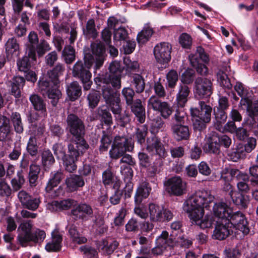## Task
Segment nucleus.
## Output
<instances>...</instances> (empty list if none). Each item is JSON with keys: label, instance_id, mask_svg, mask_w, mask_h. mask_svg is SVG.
<instances>
[{"label": "nucleus", "instance_id": "1", "mask_svg": "<svg viewBox=\"0 0 258 258\" xmlns=\"http://www.w3.org/2000/svg\"><path fill=\"white\" fill-rule=\"evenodd\" d=\"M92 54H86L84 56V65L82 61H77L74 66V76L81 79L84 89L88 90L92 84L91 81V74L89 69L95 63V69H99L103 64L105 57V49L101 43L91 45Z\"/></svg>", "mask_w": 258, "mask_h": 258}, {"label": "nucleus", "instance_id": "2", "mask_svg": "<svg viewBox=\"0 0 258 258\" xmlns=\"http://www.w3.org/2000/svg\"><path fill=\"white\" fill-rule=\"evenodd\" d=\"M214 197L208 190H199L190 196L184 202L183 209L187 214L204 211L214 200Z\"/></svg>", "mask_w": 258, "mask_h": 258}, {"label": "nucleus", "instance_id": "3", "mask_svg": "<svg viewBox=\"0 0 258 258\" xmlns=\"http://www.w3.org/2000/svg\"><path fill=\"white\" fill-rule=\"evenodd\" d=\"M119 93L110 88H104L103 89V98L107 104L111 107V110L115 115V117L121 126H124L130 120V116L127 114H120L119 106Z\"/></svg>", "mask_w": 258, "mask_h": 258}, {"label": "nucleus", "instance_id": "4", "mask_svg": "<svg viewBox=\"0 0 258 258\" xmlns=\"http://www.w3.org/2000/svg\"><path fill=\"white\" fill-rule=\"evenodd\" d=\"M79 144V145L77 143H70L68 145L69 155L63 160V165L69 172L76 170L78 158L88 148L89 146L85 140H81Z\"/></svg>", "mask_w": 258, "mask_h": 258}, {"label": "nucleus", "instance_id": "5", "mask_svg": "<svg viewBox=\"0 0 258 258\" xmlns=\"http://www.w3.org/2000/svg\"><path fill=\"white\" fill-rule=\"evenodd\" d=\"M199 104L200 110L197 108H191L190 113L193 117L194 128L201 131L205 127L206 123L210 121L212 108L203 101H199Z\"/></svg>", "mask_w": 258, "mask_h": 258}, {"label": "nucleus", "instance_id": "6", "mask_svg": "<svg viewBox=\"0 0 258 258\" xmlns=\"http://www.w3.org/2000/svg\"><path fill=\"white\" fill-rule=\"evenodd\" d=\"M134 147V143L132 138L116 136L109 151V156L111 159L116 160L124 155L126 152L132 151Z\"/></svg>", "mask_w": 258, "mask_h": 258}, {"label": "nucleus", "instance_id": "7", "mask_svg": "<svg viewBox=\"0 0 258 258\" xmlns=\"http://www.w3.org/2000/svg\"><path fill=\"white\" fill-rule=\"evenodd\" d=\"M228 225L230 227L235 235L241 232L243 235L247 234L249 228L245 215L240 211L232 212L227 220Z\"/></svg>", "mask_w": 258, "mask_h": 258}, {"label": "nucleus", "instance_id": "8", "mask_svg": "<svg viewBox=\"0 0 258 258\" xmlns=\"http://www.w3.org/2000/svg\"><path fill=\"white\" fill-rule=\"evenodd\" d=\"M111 74L109 75L106 78H100L101 82H102L103 85L102 86V94L103 95V89L104 88H108L111 89L110 85L116 89H119L121 87L120 73L121 70L120 68L119 62L117 61H112L109 68Z\"/></svg>", "mask_w": 258, "mask_h": 258}, {"label": "nucleus", "instance_id": "9", "mask_svg": "<svg viewBox=\"0 0 258 258\" xmlns=\"http://www.w3.org/2000/svg\"><path fill=\"white\" fill-rule=\"evenodd\" d=\"M33 226V224L31 220H24L19 225L17 239L22 246H27L28 243L31 241H37V238L34 237L32 231Z\"/></svg>", "mask_w": 258, "mask_h": 258}, {"label": "nucleus", "instance_id": "10", "mask_svg": "<svg viewBox=\"0 0 258 258\" xmlns=\"http://www.w3.org/2000/svg\"><path fill=\"white\" fill-rule=\"evenodd\" d=\"M68 126L71 134L76 138L71 143H77L85 140L82 136L84 134L85 126L83 121L76 115L70 114L67 117Z\"/></svg>", "mask_w": 258, "mask_h": 258}, {"label": "nucleus", "instance_id": "11", "mask_svg": "<svg viewBox=\"0 0 258 258\" xmlns=\"http://www.w3.org/2000/svg\"><path fill=\"white\" fill-rule=\"evenodd\" d=\"M39 90L43 95L47 94L48 97L51 99V102L53 106H55L58 99L61 96V92L58 89V85H55L50 79V81L40 80L38 82Z\"/></svg>", "mask_w": 258, "mask_h": 258}, {"label": "nucleus", "instance_id": "12", "mask_svg": "<svg viewBox=\"0 0 258 258\" xmlns=\"http://www.w3.org/2000/svg\"><path fill=\"white\" fill-rule=\"evenodd\" d=\"M148 108L160 113L164 119H167L172 114L173 109L170 104L165 101H161L157 96L152 95L148 101Z\"/></svg>", "mask_w": 258, "mask_h": 258}, {"label": "nucleus", "instance_id": "13", "mask_svg": "<svg viewBox=\"0 0 258 258\" xmlns=\"http://www.w3.org/2000/svg\"><path fill=\"white\" fill-rule=\"evenodd\" d=\"M149 211L150 219L152 222L170 221L173 218V214L170 210L154 204L149 205Z\"/></svg>", "mask_w": 258, "mask_h": 258}, {"label": "nucleus", "instance_id": "14", "mask_svg": "<svg viewBox=\"0 0 258 258\" xmlns=\"http://www.w3.org/2000/svg\"><path fill=\"white\" fill-rule=\"evenodd\" d=\"M167 192L172 195L180 196L186 192V184L179 176H174L166 183Z\"/></svg>", "mask_w": 258, "mask_h": 258}, {"label": "nucleus", "instance_id": "15", "mask_svg": "<svg viewBox=\"0 0 258 258\" xmlns=\"http://www.w3.org/2000/svg\"><path fill=\"white\" fill-rule=\"evenodd\" d=\"M171 45L168 42L157 44L154 49V54L157 61L161 64L168 63L171 59Z\"/></svg>", "mask_w": 258, "mask_h": 258}, {"label": "nucleus", "instance_id": "16", "mask_svg": "<svg viewBox=\"0 0 258 258\" xmlns=\"http://www.w3.org/2000/svg\"><path fill=\"white\" fill-rule=\"evenodd\" d=\"M240 105L246 108L248 118L245 120L244 123L250 127L256 125L255 116L258 115V102H252L250 99L242 98L240 101Z\"/></svg>", "mask_w": 258, "mask_h": 258}, {"label": "nucleus", "instance_id": "17", "mask_svg": "<svg viewBox=\"0 0 258 258\" xmlns=\"http://www.w3.org/2000/svg\"><path fill=\"white\" fill-rule=\"evenodd\" d=\"M174 241L172 238L169 237L168 233L163 231L156 239V246L152 249V253L154 255L162 254L168 247L172 246Z\"/></svg>", "mask_w": 258, "mask_h": 258}, {"label": "nucleus", "instance_id": "18", "mask_svg": "<svg viewBox=\"0 0 258 258\" xmlns=\"http://www.w3.org/2000/svg\"><path fill=\"white\" fill-rule=\"evenodd\" d=\"M188 217L192 224H195L200 226L201 229H207L212 227L215 220L211 215H207L203 217L204 211L192 212L188 213Z\"/></svg>", "mask_w": 258, "mask_h": 258}, {"label": "nucleus", "instance_id": "19", "mask_svg": "<svg viewBox=\"0 0 258 258\" xmlns=\"http://www.w3.org/2000/svg\"><path fill=\"white\" fill-rule=\"evenodd\" d=\"M212 85L210 80L201 77L198 78L195 81L196 96L199 98L210 96L212 93Z\"/></svg>", "mask_w": 258, "mask_h": 258}, {"label": "nucleus", "instance_id": "20", "mask_svg": "<svg viewBox=\"0 0 258 258\" xmlns=\"http://www.w3.org/2000/svg\"><path fill=\"white\" fill-rule=\"evenodd\" d=\"M17 196L23 207L31 211L37 210L41 202L39 197L32 196L24 190L20 191Z\"/></svg>", "mask_w": 258, "mask_h": 258}, {"label": "nucleus", "instance_id": "21", "mask_svg": "<svg viewBox=\"0 0 258 258\" xmlns=\"http://www.w3.org/2000/svg\"><path fill=\"white\" fill-rule=\"evenodd\" d=\"M233 212L232 209L226 203H215L213 207V213L215 217L227 221Z\"/></svg>", "mask_w": 258, "mask_h": 258}, {"label": "nucleus", "instance_id": "22", "mask_svg": "<svg viewBox=\"0 0 258 258\" xmlns=\"http://www.w3.org/2000/svg\"><path fill=\"white\" fill-rule=\"evenodd\" d=\"M93 213L92 207L85 203H81L72 210V214L77 218L86 221Z\"/></svg>", "mask_w": 258, "mask_h": 258}, {"label": "nucleus", "instance_id": "23", "mask_svg": "<svg viewBox=\"0 0 258 258\" xmlns=\"http://www.w3.org/2000/svg\"><path fill=\"white\" fill-rule=\"evenodd\" d=\"M217 223L213 231L212 237L214 239L223 240L226 238L231 233H233L231 228L228 225L227 221Z\"/></svg>", "mask_w": 258, "mask_h": 258}, {"label": "nucleus", "instance_id": "24", "mask_svg": "<svg viewBox=\"0 0 258 258\" xmlns=\"http://www.w3.org/2000/svg\"><path fill=\"white\" fill-rule=\"evenodd\" d=\"M66 183L69 191H74L83 187L85 185V181L81 175L72 174L66 178Z\"/></svg>", "mask_w": 258, "mask_h": 258}, {"label": "nucleus", "instance_id": "25", "mask_svg": "<svg viewBox=\"0 0 258 258\" xmlns=\"http://www.w3.org/2000/svg\"><path fill=\"white\" fill-rule=\"evenodd\" d=\"M171 131L174 138L177 141L186 140L189 136L188 127L181 124L172 123Z\"/></svg>", "mask_w": 258, "mask_h": 258}, {"label": "nucleus", "instance_id": "26", "mask_svg": "<svg viewBox=\"0 0 258 258\" xmlns=\"http://www.w3.org/2000/svg\"><path fill=\"white\" fill-rule=\"evenodd\" d=\"M147 150L153 154L156 153L160 157L165 154V150L161 142L156 137H153L147 140Z\"/></svg>", "mask_w": 258, "mask_h": 258}, {"label": "nucleus", "instance_id": "27", "mask_svg": "<svg viewBox=\"0 0 258 258\" xmlns=\"http://www.w3.org/2000/svg\"><path fill=\"white\" fill-rule=\"evenodd\" d=\"M219 137L213 135L208 138L203 146L204 152L208 153L218 154L220 152Z\"/></svg>", "mask_w": 258, "mask_h": 258}, {"label": "nucleus", "instance_id": "28", "mask_svg": "<svg viewBox=\"0 0 258 258\" xmlns=\"http://www.w3.org/2000/svg\"><path fill=\"white\" fill-rule=\"evenodd\" d=\"M52 240L45 246L46 250L48 252H55L59 250L61 248L62 236L59 232L55 230L52 233Z\"/></svg>", "mask_w": 258, "mask_h": 258}, {"label": "nucleus", "instance_id": "29", "mask_svg": "<svg viewBox=\"0 0 258 258\" xmlns=\"http://www.w3.org/2000/svg\"><path fill=\"white\" fill-rule=\"evenodd\" d=\"M74 203V201L67 199L60 201H54L47 204V207L51 212L68 210Z\"/></svg>", "mask_w": 258, "mask_h": 258}, {"label": "nucleus", "instance_id": "30", "mask_svg": "<svg viewBox=\"0 0 258 258\" xmlns=\"http://www.w3.org/2000/svg\"><path fill=\"white\" fill-rule=\"evenodd\" d=\"M151 187L149 183L143 182L140 184L137 189L135 196V203H142V201L149 196Z\"/></svg>", "mask_w": 258, "mask_h": 258}, {"label": "nucleus", "instance_id": "31", "mask_svg": "<svg viewBox=\"0 0 258 258\" xmlns=\"http://www.w3.org/2000/svg\"><path fill=\"white\" fill-rule=\"evenodd\" d=\"M189 93V89L186 85L180 86L176 99L178 107H183L184 106L187 101Z\"/></svg>", "mask_w": 258, "mask_h": 258}, {"label": "nucleus", "instance_id": "32", "mask_svg": "<svg viewBox=\"0 0 258 258\" xmlns=\"http://www.w3.org/2000/svg\"><path fill=\"white\" fill-rule=\"evenodd\" d=\"M25 83V79L22 77L16 76L13 78L11 81V94L16 98H18L21 96V87Z\"/></svg>", "mask_w": 258, "mask_h": 258}, {"label": "nucleus", "instance_id": "33", "mask_svg": "<svg viewBox=\"0 0 258 258\" xmlns=\"http://www.w3.org/2000/svg\"><path fill=\"white\" fill-rule=\"evenodd\" d=\"M132 111L140 123H143L145 121V109L142 106L141 101L140 99L136 100L132 105Z\"/></svg>", "mask_w": 258, "mask_h": 258}, {"label": "nucleus", "instance_id": "34", "mask_svg": "<svg viewBox=\"0 0 258 258\" xmlns=\"http://www.w3.org/2000/svg\"><path fill=\"white\" fill-rule=\"evenodd\" d=\"M67 93L69 99L74 101L81 96V87L77 82H73L68 86Z\"/></svg>", "mask_w": 258, "mask_h": 258}, {"label": "nucleus", "instance_id": "35", "mask_svg": "<svg viewBox=\"0 0 258 258\" xmlns=\"http://www.w3.org/2000/svg\"><path fill=\"white\" fill-rule=\"evenodd\" d=\"M29 99L36 110L40 111L43 116L46 115V104L39 96L33 94L30 96Z\"/></svg>", "mask_w": 258, "mask_h": 258}, {"label": "nucleus", "instance_id": "36", "mask_svg": "<svg viewBox=\"0 0 258 258\" xmlns=\"http://www.w3.org/2000/svg\"><path fill=\"white\" fill-rule=\"evenodd\" d=\"M29 42L27 51H28V55L33 60L36 58V49L35 45L37 44L38 38L37 35L34 32H31L28 36Z\"/></svg>", "mask_w": 258, "mask_h": 258}, {"label": "nucleus", "instance_id": "37", "mask_svg": "<svg viewBox=\"0 0 258 258\" xmlns=\"http://www.w3.org/2000/svg\"><path fill=\"white\" fill-rule=\"evenodd\" d=\"M63 177V174L60 171L52 172L49 180L45 188L46 191L47 192H51L53 188L57 186Z\"/></svg>", "mask_w": 258, "mask_h": 258}, {"label": "nucleus", "instance_id": "38", "mask_svg": "<svg viewBox=\"0 0 258 258\" xmlns=\"http://www.w3.org/2000/svg\"><path fill=\"white\" fill-rule=\"evenodd\" d=\"M152 29L148 25L144 26L143 30L137 35V41L139 44H143L147 42L153 34Z\"/></svg>", "mask_w": 258, "mask_h": 258}, {"label": "nucleus", "instance_id": "39", "mask_svg": "<svg viewBox=\"0 0 258 258\" xmlns=\"http://www.w3.org/2000/svg\"><path fill=\"white\" fill-rule=\"evenodd\" d=\"M6 49L8 54L18 56L19 54V45L15 38L8 39L6 44Z\"/></svg>", "mask_w": 258, "mask_h": 258}, {"label": "nucleus", "instance_id": "40", "mask_svg": "<svg viewBox=\"0 0 258 258\" xmlns=\"http://www.w3.org/2000/svg\"><path fill=\"white\" fill-rule=\"evenodd\" d=\"M231 196L236 205L243 208L247 207L249 203V197L239 192H233Z\"/></svg>", "mask_w": 258, "mask_h": 258}, {"label": "nucleus", "instance_id": "41", "mask_svg": "<svg viewBox=\"0 0 258 258\" xmlns=\"http://www.w3.org/2000/svg\"><path fill=\"white\" fill-rule=\"evenodd\" d=\"M118 246V243L116 241L108 242L104 240L100 244L99 248L102 250L104 254L109 255L116 249Z\"/></svg>", "mask_w": 258, "mask_h": 258}, {"label": "nucleus", "instance_id": "42", "mask_svg": "<svg viewBox=\"0 0 258 258\" xmlns=\"http://www.w3.org/2000/svg\"><path fill=\"white\" fill-rule=\"evenodd\" d=\"M40 171V168L39 165L36 164L31 165L29 173V181L31 186H35L37 185Z\"/></svg>", "mask_w": 258, "mask_h": 258}, {"label": "nucleus", "instance_id": "43", "mask_svg": "<svg viewBox=\"0 0 258 258\" xmlns=\"http://www.w3.org/2000/svg\"><path fill=\"white\" fill-rule=\"evenodd\" d=\"M10 131L9 119L4 116L0 115V141L5 139Z\"/></svg>", "mask_w": 258, "mask_h": 258}, {"label": "nucleus", "instance_id": "44", "mask_svg": "<svg viewBox=\"0 0 258 258\" xmlns=\"http://www.w3.org/2000/svg\"><path fill=\"white\" fill-rule=\"evenodd\" d=\"M107 228V227L104 223L103 218L100 216L96 217L92 225L93 231L98 234H102L106 231Z\"/></svg>", "mask_w": 258, "mask_h": 258}, {"label": "nucleus", "instance_id": "45", "mask_svg": "<svg viewBox=\"0 0 258 258\" xmlns=\"http://www.w3.org/2000/svg\"><path fill=\"white\" fill-rule=\"evenodd\" d=\"M69 232L71 238L74 243L81 244L87 242V238L80 235L75 226H71L69 228Z\"/></svg>", "mask_w": 258, "mask_h": 258}, {"label": "nucleus", "instance_id": "46", "mask_svg": "<svg viewBox=\"0 0 258 258\" xmlns=\"http://www.w3.org/2000/svg\"><path fill=\"white\" fill-rule=\"evenodd\" d=\"M83 33L86 37L95 38L97 35L95 22L93 19H89L86 24L85 28L83 29Z\"/></svg>", "mask_w": 258, "mask_h": 258}, {"label": "nucleus", "instance_id": "47", "mask_svg": "<svg viewBox=\"0 0 258 258\" xmlns=\"http://www.w3.org/2000/svg\"><path fill=\"white\" fill-rule=\"evenodd\" d=\"M239 173H241L237 169L225 168L221 172V178L225 182H229L235 175L237 176Z\"/></svg>", "mask_w": 258, "mask_h": 258}, {"label": "nucleus", "instance_id": "48", "mask_svg": "<svg viewBox=\"0 0 258 258\" xmlns=\"http://www.w3.org/2000/svg\"><path fill=\"white\" fill-rule=\"evenodd\" d=\"M64 70V68L60 64H58L55 66V67L52 70L48 72L47 75L49 78L52 80V82L55 84L58 85L59 84L58 77L61 74Z\"/></svg>", "mask_w": 258, "mask_h": 258}, {"label": "nucleus", "instance_id": "49", "mask_svg": "<svg viewBox=\"0 0 258 258\" xmlns=\"http://www.w3.org/2000/svg\"><path fill=\"white\" fill-rule=\"evenodd\" d=\"M11 120L15 131L17 133H22L23 132V125L22 123L20 114L18 112H13L11 115Z\"/></svg>", "mask_w": 258, "mask_h": 258}, {"label": "nucleus", "instance_id": "50", "mask_svg": "<svg viewBox=\"0 0 258 258\" xmlns=\"http://www.w3.org/2000/svg\"><path fill=\"white\" fill-rule=\"evenodd\" d=\"M132 84L137 93H141L144 90L145 83L144 79L140 75H135L133 77Z\"/></svg>", "mask_w": 258, "mask_h": 258}, {"label": "nucleus", "instance_id": "51", "mask_svg": "<svg viewBox=\"0 0 258 258\" xmlns=\"http://www.w3.org/2000/svg\"><path fill=\"white\" fill-rule=\"evenodd\" d=\"M27 52L28 53V51H27ZM30 59L32 61L36 60V59L33 60L31 57H29L28 54L18 60L17 66L19 71L24 72H27V71H28L31 65ZM35 59H36V58Z\"/></svg>", "mask_w": 258, "mask_h": 258}, {"label": "nucleus", "instance_id": "52", "mask_svg": "<svg viewBox=\"0 0 258 258\" xmlns=\"http://www.w3.org/2000/svg\"><path fill=\"white\" fill-rule=\"evenodd\" d=\"M217 81L220 85L224 88H230L232 85L228 78L227 75L222 70H220L217 73Z\"/></svg>", "mask_w": 258, "mask_h": 258}, {"label": "nucleus", "instance_id": "53", "mask_svg": "<svg viewBox=\"0 0 258 258\" xmlns=\"http://www.w3.org/2000/svg\"><path fill=\"white\" fill-rule=\"evenodd\" d=\"M214 115L215 116V119L217 121V124L216 125V128L220 130V125L221 123H224L227 119V115L224 111V110L220 109L219 108L214 109Z\"/></svg>", "mask_w": 258, "mask_h": 258}, {"label": "nucleus", "instance_id": "54", "mask_svg": "<svg viewBox=\"0 0 258 258\" xmlns=\"http://www.w3.org/2000/svg\"><path fill=\"white\" fill-rule=\"evenodd\" d=\"M25 182V179L22 175V171L17 172V176L11 180V183L14 190L20 189Z\"/></svg>", "mask_w": 258, "mask_h": 258}, {"label": "nucleus", "instance_id": "55", "mask_svg": "<svg viewBox=\"0 0 258 258\" xmlns=\"http://www.w3.org/2000/svg\"><path fill=\"white\" fill-rule=\"evenodd\" d=\"M167 84L169 88L175 87L178 79V74L174 70L170 71L166 75Z\"/></svg>", "mask_w": 258, "mask_h": 258}, {"label": "nucleus", "instance_id": "56", "mask_svg": "<svg viewBox=\"0 0 258 258\" xmlns=\"http://www.w3.org/2000/svg\"><path fill=\"white\" fill-rule=\"evenodd\" d=\"M28 152L32 156H35L38 153V146L36 139L34 137H31L29 138L27 146Z\"/></svg>", "mask_w": 258, "mask_h": 258}, {"label": "nucleus", "instance_id": "57", "mask_svg": "<svg viewBox=\"0 0 258 258\" xmlns=\"http://www.w3.org/2000/svg\"><path fill=\"white\" fill-rule=\"evenodd\" d=\"M62 56L67 63H71L75 59V50L71 46L65 47L62 51Z\"/></svg>", "mask_w": 258, "mask_h": 258}, {"label": "nucleus", "instance_id": "58", "mask_svg": "<svg viewBox=\"0 0 258 258\" xmlns=\"http://www.w3.org/2000/svg\"><path fill=\"white\" fill-rule=\"evenodd\" d=\"M100 98L99 93L98 91L93 90L88 96V100L89 106L95 108L98 104Z\"/></svg>", "mask_w": 258, "mask_h": 258}, {"label": "nucleus", "instance_id": "59", "mask_svg": "<svg viewBox=\"0 0 258 258\" xmlns=\"http://www.w3.org/2000/svg\"><path fill=\"white\" fill-rule=\"evenodd\" d=\"M135 213L142 219H146L148 217V214L144 205L142 203H135Z\"/></svg>", "mask_w": 258, "mask_h": 258}, {"label": "nucleus", "instance_id": "60", "mask_svg": "<svg viewBox=\"0 0 258 258\" xmlns=\"http://www.w3.org/2000/svg\"><path fill=\"white\" fill-rule=\"evenodd\" d=\"M237 178L239 180L242 179L243 181H239L237 183V187L239 190L242 191H246L248 190V186L245 182L246 181L248 180V177L246 174L242 173L238 174L237 175Z\"/></svg>", "mask_w": 258, "mask_h": 258}, {"label": "nucleus", "instance_id": "61", "mask_svg": "<svg viewBox=\"0 0 258 258\" xmlns=\"http://www.w3.org/2000/svg\"><path fill=\"white\" fill-rule=\"evenodd\" d=\"M147 133V128L144 126H141L137 129L136 138L137 142L142 144L145 141V138Z\"/></svg>", "mask_w": 258, "mask_h": 258}, {"label": "nucleus", "instance_id": "62", "mask_svg": "<svg viewBox=\"0 0 258 258\" xmlns=\"http://www.w3.org/2000/svg\"><path fill=\"white\" fill-rule=\"evenodd\" d=\"M54 162V159L49 150H45L42 153V162L44 166L51 165Z\"/></svg>", "mask_w": 258, "mask_h": 258}, {"label": "nucleus", "instance_id": "63", "mask_svg": "<svg viewBox=\"0 0 258 258\" xmlns=\"http://www.w3.org/2000/svg\"><path fill=\"white\" fill-rule=\"evenodd\" d=\"M112 137L109 135H103L101 140V144L99 147L100 151L103 152L106 151L110 145Z\"/></svg>", "mask_w": 258, "mask_h": 258}, {"label": "nucleus", "instance_id": "64", "mask_svg": "<svg viewBox=\"0 0 258 258\" xmlns=\"http://www.w3.org/2000/svg\"><path fill=\"white\" fill-rule=\"evenodd\" d=\"M179 42L183 48H189L191 45L192 39L189 35L183 33L179 38Z\"/></svg>", "mask_w": 258, "mask_h": 258}]
</instances>
